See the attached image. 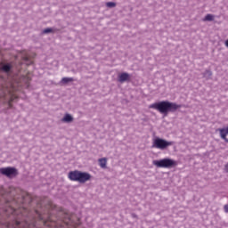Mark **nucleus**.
<instances>
[{
	"mask_svg": "<svg viewBox=\"0 0 228 228\" xmlns=\"http://www.w3.org/2000/svg\"><path fill=\"white\" fill-rule=\"evenodd\" d=\"M153 165L158 168H172V167H177V161L172 159H163L160 160H153Z\"/></svg>",
	"mask_w": 228,
	"mask_h": 228,
	"instance_id": "obj_3",
	"label": "nucleus"
},
{
	"mask_svg": "<svg viewBox=\"0 0 228 228\" xmlns=\"http://www.w3.org/2000/svg\"><path fill=\"white\" fill-rule=\"evenodd\" d=\"M69 181H74L77 183H80V184H85L87 181L92 179V175L87 172H81L79 170L70 171L68 175Z\"/></svg>",
	"mask_w": 228,
	"mask_h": 228,
	"instance_id": "obj_2",
	"label": "nucleus"
},
{
	"mask_svg": "<svg viewBox=\"0 0 228 228\" xmlns=\"http://www.w3.org/2000/svg\"><path fill=\"white\" fill-rule=\"evenodd\" d=\"M98 161L101 168H106V165H108V159L106 158L100 159Z\"/></svg>",
	"mask_w": 228,
	"mask_h": 228,
	"instance_id": "obj_9",
	"label": "nucleus"
},
{
	"mask_svg": "<svg viewBox=\"0 0 228 228\" xmlns=\"http://www.w3.org/2000/svg\"><path fill=\"white\" fill-rule=\"evenodd\" d=\"M215 16L213 14H207L203 19L204 22L214 20Z\"/></svg>",
	"mask_w": 228,
	"mask_h": 228,
	"instance_id": "obj_12",
	"label": "nucleus"
},
{
	"mask_svg": "<svg viewBox=\"0 0 228 228\" xmlns=\"http://www.w3.org/2000/svg\"><path fill=\"white\" fill-rule=\"evenodd\" d=\"M1 70H3V72H10L12 70V64H4L2 66Z\"/></svg>",
	"mask_w": 228,
	"mask_h": 228,
	"instance_id": "obj_11",
	"label": "nucleus"
},
{
	"mask_svg": "<svg viewBox=\"0 0 228 228\" xmlns=\"http://www.w3.org/2000/svg\"><path fill=\"white\" fill-rule=\"evenodd\" d=\"M149 108L151 110H156L159 111L161 115L167 117L168 113H175V111L181 108V105L168 101H162L151 104Z\"/></svg>",
	"mask_w": 228,
	"mask_h": 228,
	"instance_id": "obj_1",
	"label": "nucleus"
},
{
	"mask_svg": "<svg viewBox=\"0 0 228 228\" xmlns=\"http://www.w3.org/2000/svg\"><path fill=\"white\" fill-rule=\"evenodd\" d=\"M0 174L6 175V177H15L19 173L15 167H2L0 168Z\"/></svg>",
	"mask_w": 228,
	"mask_h": 228,
	"instance_id": "obj_6",
	"label": "nucleus"
},
{
	"mask_svg": "<svg viewBox=\"0 0 228 228\" xmlns=\"http://www.w3.org/2000/svg\"><path fill=\"white\" fill-rule=\"evenodd\" d=\"M225 170L228 172V163L225 165Z\"/></svg>",
	"mask_w": 228,
	"mask_h": 228,
	"instance_id": "obj_19",
	"label": "nucleus"
},
{
	"mask_svg": "<svg viewBox=\"0 0 228 228\" xmlns=\"http://www.w3.org/2000/svg\"><path fill=\"white\" fill-rule=\"evenodd\" d=\"M16 227H17V228H20V224L18 221H16Z\"/></svg>",
	"mask_w": 228,
	"mask_h": 228,
	"instance_id": "obj_18",
	"label": "nucleus"
},
{
	"mask_svg": "<svg viewBox=\"0 0 228 228\" xmlns=\"http://www.w3.org/2000/svg\"><path fill=\"white\" fill-rule=\"evenodd\" d=\"M219 133L221 138L228 142V126L225 128H220Z\"/></svg>",
	"mask_w": 228,
	"mask_h": 228,
	"instance_id": "obj_7",
	"label": "nucleus"
},
{
	"mask_svg": "<svg viewBox=\"0 0 228 228\" xmlns=\"http://www.w3.org/2000/svg\"><path fill=\"white\" fill-rule=\"evenodd\" d=\"M115 6H117V4H115V2H108V3H106V7L107 8H115Z\"/></svg>",
	"mask_w": 228,
	"mask_h": 228,
	"instance_id": "obj_14",
	"label": "nucleus"
},
{
	"mask_svg": "<svg viewBox=\"0 0 228 228\" xmlns=\"http://www.w3.org/2000/svg\"><path fill=\"white\" fill-rule=\"evenodd\" d=\"M72 81H74V78L72 77H63L61 79V83H64V84L71 83Z\"/></svg>",
	"mask_w": 228,
	"mask_h": 228,
	"instance_id": "obj_13",
	"label": "nucleus"
},
{
	"mask_svg": "<svg viewBox=\"0 0 228 228\" xmlns=\"http://www.w3.org/2000/svg\"><path fill=\"white\" fill-rule=\"evenodd\" d=\"M1 97L4 99H8V106L9 108H12V102H13L18 96L15 94V88L11 86L10 88L4 89V93Z\"/></svg>",
	"mask_w": 228,
	"mask_h": 228,
	"instance_id": "obj_4",
	"label": "nucleus"
},
{
	"mask_svg": "<svg viewBox=\"0 0 228 228\" xmlns=\"http://www.w3.org/2000/svg\"><path fill=\"white\" fill-rule=\"evenodd\" d=\"M43 33H53V28H45L43 30Z\"/></svg>",
	"mask_w": 228,
	"mask_h": 228,
	"instance_id": "obj_15",
	"label": "nucleus"
},
{
	"mask_svg": "<svg viewBox=\"0 0 228 228\" xmlns=\"http://www.w3.org/2000/svg\"><path fill=\"white\" fill-rule=\"evenodd\" d=\"M31 63H33V61H30L29 65H31Z\"/></svg>",
	"mask_w": 228,
	"mask_h": 228,
	"instance_id": "obj_20",
	"label": "nucleus"
},
{
	"mask_svg": "<svg viewBox=\"0 0 228 228\" xmlns=\"http://www.w3.org/2000/svg\"><path fill=\"white\" fill-rule=\"evenodd\" d=\"M74 120V118L70 116V114H66L64 118L61 119L62 122L70 123Z\"/></svg>",
	"mask_w": 228,
	"mask_h": 228,
	"instance_id": "obj_10",
	"label": "nucleus"
},
{
	"mask_svg": "<svg viewBox=\"0 0 228 228\" xmlns=\"http://www.w3.org/2000/svg\"><path fill=\"white\" fill-rule=\"evenodd\" d=\"M23 60H24L25 61H29V58H28V56H24V57H23Z\"/></svg>",
	"mask_w": 228,
	"mask_h": 228,
	"instance_id": "obj_17",
	"label": "nucleus"
},
{
	"mask_svg": "<svg viewBox=\"0 0 228 228\" xmlns=\"http://www.w3.org/2000/svg\"><path fill=\"white\" fill-rule=\"evenodd\" d=\"M171 145H174V142H168L161 138H157L153 141L152 148L160 149V151H165L167 147H170Z\"/></svg>",
	"mask_w": 228,
	"mask_h": 228,
	"instance_id": "obj_5",
	"label": "nucleus"
},
{
	"mask_svg": "<svg viewBox=\"0 0 228 228\" xmlns=\"http://www.w3.org/2000/svg\"><path fill=\"white\" fill-rule=\"evenodd\" d=\"M129 79V74L127 73H121L118 77V81L120 83H124V81H128Z\"/></svg>",
	"mask_w": 228,
	"mask_h": 228,
	"instance_id": "obj_8",
	"label": "nucleus"
},
{
	"mask_svg": "<svg viewBox=\"0 0 228 228\" xmlns=\"http://www.w3.org/2000/svg\"><path fill=\"white\" fill-rule=\"evenodd\" d=\"M224 213H228V204L224 207Z\"/></svg>",
	"mask_w": 228,
	"mask_h": 228,
	"instance_id": "obj_16",
	"label": "nucleus"
}]
</instances>
